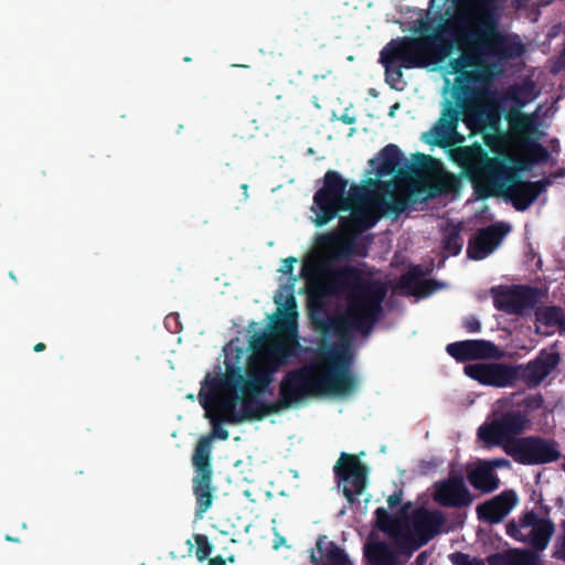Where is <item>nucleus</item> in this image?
I'll list each match as a JSON object with an SVG mask.
<instances>
[{
	"label": "nucleus",
	"instance_id": "nucleus-1",
	"mask_svg": "<svg viewBox=\"0 0 565 565\" xmlns=\"http://www.w3.org/2000/svg\"><path fill=\"white\" fill-rule=\"evenodd\" d=\"M312 211L318 226L328 223L338 212H350L348 217H341L338 231L318 238L301 270L308 287L317 295L349 292L347 310L334 322L337 331L345 339L353 330H369L385 296L381 282L339 265L340 258L351 252L354 234L372 227L379 220L380 201L365 186H354L347 192V181L329 171L323 188L315 194Z\"/></svg>",
	"mask_w": 565,
	"mask_h": 565
},
{
	"label": "nucleus",
	"instance_id": "nucleus-2",
	"mask_svg": "<svg viewBox=\"0 0 565 565\" xmlns=\"http://www.w3.org/2000/svg\"><path fill=\"white\" fill-rule=\"evenodd\" d=\"M225 373L215 377L207 376L199 394L200 403L206 412L214 430L211 436L213 439H226L227 430L217 426L218 420L241 422L246 418L250 411L254 393L266 390L267 386L256 388L249 383L248 365L245 376L242 374V361L244 350L234 342H231L225 349Z\"/></svg>",
	"mask_w": 565,
	"mask_h": 565
},
{
	"label": "nucleus",
	"instance_id": "nucleus-3",
	"mask_svg": "<svg viewBox=\"0 0 565 565\" xmlns=\"http://www.w3.org/2000/svg\"><path fill=\"white\" fill-rule=\"evenodd\" d=\"M275 302L278 309L271 317L270 330L250 342L248 379L256 388L273 382L274 374L285 363L294 347L297 312L292 289L281 288L275 296Z\"/></svg>",
	"mask_w": 565,
	"mask_h": 565
},
{
	"label": "nucleus",
	"instance_id": "nucleus-4",
	"mask_svg": "<svg viewBox=\"0 0 565 565\" xmlns=\"http://www.w3.org/2000/svg\"><path fill=\"white\" fill-rule=\"evenodd\" d=\"M449 156L476 184L502 191L518 210L527 209L545 189L542 182L514 180L515 170L500 159L489 158L480 146L457 147L449 151Z\"/></svg>",
	"mask_w": 565,
	"mask_h": 565
},
{
	"label": "nucleus",
	"instance_id": "nucleus-5",
	"mask_svg": "<svg viewBox=\"0 0 565 565\" xmlns=\"http://www.w3.org/2000/svg\"><path fill=\"white\" fill-rule=\"evenodd\" d=\"M353 386L354 381L344 360L331 354L321 364L289 373L280 385L281 403L292 406L319 393L345 395Z\"/></svg>",
	"mask_w": 565,
	"mask_h": 565
},
{
	"label": "nucleus",
	"instance_id": "nucleus-6",
	"mask_svg": "<svg viewBox=\"0 0 565 565\" xmlns=\"http://www.w3.org/2000/svg\"><path fill=\"white\" fill-rule=\"evenodd\" d=\"M524 49L520 41L499 36L493 31L476 38L463 49L462 57L452 63V72H461L469 66L479 67V76L489 78L501 70L498 62L520 56Z\"/></svg>",
	"mask_w": 565,
	"mask_h": 565
},
{
	"label": "nucleus",
	"instance_id": "nucleus-7",
	"mask_svg": "<svg viewBox=\"0 0 565 565\" xmlns=\"http://www.w3.org/2000/svg\"><path fill=\"white\" fill-rule=\"evenodd\" d=\"M448 52L429 38H403L392 41L382 51V57L393 56L403 67H424L440 62Z\"/></svg>",
	"mask_w": 565,
	"mask_h": 565
},
{
	"label": "nucleus",
	"instance_id": "nucleus-8",
	"mask_svg": "<svg viewBox=\"0 0 565 565\" xmlns=\"http://www.w3.org/2000/svg\"><path fill=\"white\" fill-rule=\"evenodd\" d=\"M456 183L452 174L439 168H431L408 178L398 191L403 202H423L443 191L452 190Z\"/></svg>",
	"mask_w": 565,
	"mask_h": 565
},
{
	"label": "nucleus",
	"instance_id": "nucleus-9",
	"mask_svg": "<svg viewBox=\"0 0 565 565\" xmlns=\"http://www.w3.org/2000/svg\"><path fill=\"white\" fill-rule=\"evenodd\" d=\"M527 425L529 420L521 413H493L479 427L478 437L487 447L502 446L507 451V446L516 443L514 436L523 431Z\"/></svg>",
	"mask_w": 565,
	"mask_h": 565
},
{
	"label": "nucleus",
	"instance_id": "nucleus-10",
	"mask_svg": "<svg viewBox=\"0 0 565 565\" xmlns=\"http://www.w3.org/2000/svg\"><path fill=\"white\" fill-rule=\"evenodd\" d=\"M508 534L514 540L543 551L554 533L553 523L533 512H526L507 524Z\"/></svg>",
	"mask_w": 565,
	"mask_h": 565
},
{
	"label": "nucleus",
	"instance_id": "nucleus-11",
	"mask_svg": "<svg viewBox=\"0 0 565 565\" xmlns=\"http://www.w3.org/2000/svg\"><path fill=\"white\" fill-rule=\"evenodd\" d=\"M443 523V515L438 511L416 510L406 532L402 534L401 543L407 547H419L440 532Z\"/></svg>",
	"mask_w": 565,
	"mask_h": 565
},
{
	"label": "nucleus",
	"instance_id": "nucleus-12",
	"mask_svg": "<svg viewBox=\"0 0 565 565\" xmlns=\"http://www.w3.org/2000/svg\"><path fill=\"white\" fill-rule=\"evenodd\" d=\"M334 471L345 498L349 502H353L365 489V467L355 456L342 454L334 466Z\"/></svg>",
	"mask_w": 565,
	"mask_h": 565
},
{
	"label": "nucleus",
	"instance_id": "nucleus-13",
	"mask_svg": "<svg viewBox=\"0 0 565 565\" xmlns=\"http://www.w3.org/2000/svg\"><path fill=\"white\" fill-rule=\"evenodd\" d=\"M507 454L522 463H542L558 458L555 445L536 438H521L507 446Z\"/></svg>",
	"mask_w": 565,
	"mask_h": 565
},
{
	"label": "nucleus",
	"instance_id": "nucleus-14",
	"mask_svg": "<svg viewBox=\"0 0 565 565\" xmlns=\"http://www.w3.org/2000/svg\"><path fill=\"white\" fill-rule=\"evenodd\" d=\"M459 111L447 103L441 110L440 118L423 138L428 143L438 146H451L461 143L465 137L457 131Z\"/></svg>",
	"mask_w": 565,
	"mask_h": 565
},
{
	"label": "nucleus",
	"instance_id": "nucleus-15",
	"mask_svg": "<svg viewBox=\"0 0 565 565\" xmlns=\"http://www.w3.org/2000/svg\"><path fill=\"white\" fill-rule=\"evenodd\" d=\"M499 120V104L491 96H476L465 110L463 121L471 130H482Z\"/></svg>",
	"mask_w": 565,
	"mask_h": 565
},
{
	"label": "nucleus",
	"instance_id": "nucleus-16",
	"mask_svg": "<svg viewBox=\"0 0 565 565\" xmlns=\"http://www.w3.org/2000/svg\"><path fill=\"white\" fill-rule=\"evenodd\" d=\"M469 377L484 385L509 386L518 377L515 369L500 363H477L465 366Z\"/></svg>",
	"mask_w": 565,
	"mask_h": 565
},
{
	"label": "nucleus",
	"instance_id": "nucleus-17",
	"mask_svg": "<svg viewBox=\"0 0 565 565\" xmlns=\"http://www.w3.org/2000/svg\"><path fill=\"white\" fill-rule=\"evenodd\" d=\"M536 302V294L525 287L502 289L494 297V306L507 313L522 315Z\"/></svg>",
	"mask_w": 565,
	"mask_h": 565
},
{
	"label": "nucleus",
	"instance_id": "nucleus-18",
	"mask_svg": "<svg viewBox=\"0 0 565 565\" xmlns=\"http://www.w3.org/2000/svg\"><path fill=\"white\" fill-rule=\"evenodd\" d=\"M447 352L460 361L498 358L501 355V352L493 343L484 340H467L451 343L447 347Z\"/></svg>",
	"mask_w": 565,
	"mask_h": 565
},
{
	"label": "nucleus",
	"instance_id": "nucleus-19",
	"mask_svg": "<svg viewBox=\"0 0 565 565\" xmlns=\"http://www.w3.org/2000/svg\"><path fill=\"white\" fill-rule=\"evenodd\" d=\"M507 231L502 226L493 225L479 231L470 241L468 255L472 259H482L491 254L501 243Z\"/></svg>",
	"mask_w": 565,
	"mask_h": 565
},
{
	"label": "nucleus",
	"instance_id": "nucleus-20",
	"mask_svg": "<svg viewBox=\"0 0 565 565\" xmlns=\"http://www.w3.org/2000/svg\"><path fill=\"white\" fill-rule=\"evenodd\" d=\"M435 500L444 505L460 507L471 503V497L461 478H452L436 484Z\"/></svg>",
	"mask_w": 565,
	"mask_h": 565
},
{
	"label": "nucleus",
	"instance_id": "nucleus-21",
	"mask_svg": "<svg viewBox=\"0 0 565 565\" xmlns=\"http://www.w3.org/2000/svg\"><path fill=\"white\" fill-rule=\"evenodd\" d=\"M516 502L518 498L513 491H504L490 501L480 504L477 511L480 519L498 523L510 513Z\"/></svg>",
	"mask_w": 565,
	"mask_h": 565
},
{
	"label": "nucleus",
	"instance_id": "nucleus-22",
	"mask_svg": "<svg viewBox=\"0 0 565 565\" xmlns=\"http://www.w3.org/2000/svg\"><path fill=\"white\" fill-rule=\"evenodd\" d=\"M548 154L546 150L536 141L530 140L523 136L519 137L515 148L512 152L516 168L514 170H522L529 163H537L545 161Z\"/></svg>",
	"mask_w": 565,
	"mask_h": 565
},
{
	"label": "nucleus",
	"instance_id": "nucleus-23",
	"mask_svg": "<svg viewBox=\"0 0 565 565\" xmlns=\"http://www.w3.org/2000/svg\"><path fill=\"white\" fill-rule=\"evenodd\" d=\"M558 353L551 349L542 351L540 356L527 364L526 376L531 383H540L558 364Z\"/></svg>",
	"mask_w": 565,
	"mask_h": 565
},
{
	"label": "nucleus",
	"instance_id": "nucleus-24",
	"mask_svg": "<svg viewBox=\"0 0 565 565\" xmlns=\"http://www.w3.org/2000/svg\"><path fill=\"white\" fill-rule=\"evenodd\" d=\"M470 483L482 492H491L499 487V478L487 461H478L468 472Z\"/></svg>",
	"mask_w": 565,
	"mask_h": 565
},
{
	"label": "nucleus",
	"instance_id": "nucleus-25",
	"mask_svg": "<svg viewBox=\"0 0 565 565\" xmlns=\"http://www.w3.org/2000/svg\"><path fill=\"white\" fill-rule=\"evenodd\" d=\"M489 565H540L536 554L522 548H512L491 555Z\"/></svg>",
	"mask_w": 565,
	"mask_h": 565
},
{
	"label": "nucleus",
	"instance_id": "nucleus-26",
	"mask_svg": "<svg viewBox=\"0 0 565 565\" xmlns=\"http://www.w3.org/2000/svg\"><path fill=\"white\" fill-rule=\"evenodd\" d=\"M401 164V154L396 146L385 147L377 158L371 160V166L376 172L377 178L395 172Z\"/></svg>",
	"mask_w": 565,
	"mask_h": 565
},
{
	"label": "nucleus",
	"instance_id": "nucleus-27",
	"mask_svg": "<svg viewBox=\"0 0 565 565\" xmlns=\"http://www.w3.org/2000/svg\"><path fill=\"white\" fill-rule=\"evenodd\" d=\"M193 491L196 498V514L202 516L212 505V486L211 477L209 476H195L193 479Z\"/></svg>",
	"mask_w": 565,
	"mask_h": 565
},
{
	"label": "nucleus",
	"instance_id": "nucleus-28",
	"mask_svg": "<svg viewBox=\"0 0 565 565\" xmlns=\"http://www.w3.org/2000/svg\"><path fill=\"white\" fill-rule=\"evenodd\" d=\"M212 441V437H202L196 445L192 459L196 472L195 476L206 475L209 477H212V470L210 465Z\"/></svg>",
	"mask_w": 565,
	"mask_h": 565
},
{
	"label": "nucleus",
	"instance_id": "nucleus-29",
	"mask_svg": "<svg viewBox=\"0 0 565 565\" xmlns=\"http://www.w3.org/2000/svg\"><path fill=\"white\" fill-rule=\"evenodd\" d=\"M366 554L373 565H397L394 552L384 543L369 544Z\"/></svg>",
	"mask_w": 565,
	"mask_h": 565
},
{
	"label": "nucleus",
	"instance_id": "nucleus-30",
	"mask_svg": "<svg viewBox=\"0 0 565 565\" xmlns=\"http://www.w3.org/2000/svg\"><path fill=\"white\" fill-rule=\"evenodd\" d=\"M563 315L558 308L545 307L536 310V332L547 334L548 331L542 330V327H556L562 323Z\"/></svg>",
	"mask_w": 565,
	"mask_h": 565
},
{
	"label": "nucleus",
	"instance_id": "nucleus-31",
	"mask_svg": "<svg viewBox=\"0 0 565 565\" xmlns=\"http://www.w3.org/2000/svg\"><path fill=\"white\" fill-rule=\"evenodd\" d=\"M381 62L385 66L387 81L392 86L397 87L401 84L402 72L399 67L402 65L393 56H387V58L381 56Z\"/></svg>",
	"mask_w": 565,
	"mask_h": 565
},
{
	"label": "nucleus",
	"instance_id": "nucleus-32",
	"mask_svg": "<svg viewBox=\"0 0 565 565\" xmlns=\"http://www.w3.org/2000/svg\"><path fill=\"white\" fill-rule=\"evenodd\" d=\"M195 543L198 545L195 555L196 558L200 562L205 561L212 551V545L210 544L209 540L204 535H195Z\"/></svg>",
	"mask_w": 565,
	"mask_h": 565
},
{
	"label": "nucleus",
	"instance_id": "nucleus-33",
	"mask_svg": "<svg viewBox=\"0 0 565 565\" xmlns=\"http://www.w3.org/2000/svg\"><path fill=\"white\" fill-rule=\"evenodd\" d=\"M563 534L557 540L555 555L557 558L565 559V521L562 523Z\"/></svg>",
	"mask_w": 565,
	"mask_h": 565
},
{
	"label": "nucleus",
	"instance_id": "nucleus-34",
	"mask_svg": "<svg viewBox=\"0 0 565 565\" xmlns=\"http://www.w3.org/2000/svg\"><path fill=\"white\" fill-rule=\"evenodd\" d=\"M465 327L470 332H478L481 328L480 321L475 317H469L465 320Z\"/></svg>",
	"mask_w": 565,
	"mask_h": 565
},
{
	"label": "nucleus",
	"instance_id": "nucleus-35",
	"mask_svg": "<svg viewBox=\"0 0 565 565\" xmlns=\"http://www.w3.org/2000/svg\"><path fill=\"white\" fill-rule=\"evenodd\" d=\"M456 565H483V563L477 558H470L467 555H459Z\"/></svg>",
	"mask_w": 565,
	"mask_h": 565
},
{
	"label": "nucleus",
	"instance_id": "nucleus-36",
	"mask_svg": "<svg viewBox=\"0 0 565 565\" xmlns=\"http://www.w3.org/2000/svg\"><path fill=\"white\" fill-rule=\"evenodd\" d=\"M296 262L295 258H288L284 260V264L280 267V271L282 274H291L294 269V263Z\"/></svg>",
	"mask_w": 565,
	"mask_h": 565
},
{
	"label": "nucleus",
	"instance_id": "nucleus-37",
	"mask_svg": "<svg viewBox=\"0 0 565 565\" xmlns=\"http://www.w3.org/2000/svg\"><path fill=\"white\" fill-rule=\"evenodd\" d=\"M487 462L491 466V471H493L494 468H501L509 465L508 460L505 459H494Z\"/></svg>",
	"mask_w": 565,
	"mask_h": 565
},
{
	"label": "nucleus",
	"instance_id": "nucleus-38",
	"mask_svg": "<svg viewBox=\"0 0 565 565\" xmlns=\"http://www.w3.org/2000/svg\"><path fill=\"white\" fill-rule=\"evenodd\" d=\"M286 545V540L278 533H275V540H274V548L278 550L281 546Z\"/></svg>",
	"mask_w": 565,
	"mask_h": 565
},
{
	"label": "nucleus",
	"instance_id": "nucleus-39",
	"mask_svg": "<svg viewBox=\"0 0 565 565\" xmlns=\"http://www.w3.org/2000/svg\"><path fill=\"white\" fill-rule=\"evenodd\" d=\"M449 248L451 254H457L461 248V244L456 238H452L449 242Z\"/></svg>",
	"mask_w": 565,
	"mask_h": 565
},
{
	"label": "nucleus",
	"instance_id": "nucleus-40",
	"mask_svg": "<svg viewBox=\"0 0 565 565\" xmlns=\"http://www.w3.org/2000/svg\"><path fill=\"white\" fill-rule=\"evenodd\" d=\"M335 562L337 565H350L349 561L347 559V556L342 552H337Z\"/></svg>",
	"mask_w": 565,
	"mask_h": 565
},
{
	"label": "nucleus",
	"instance_id": "nucleus-41",
	"mask_svg": "<svg viewBox=\"0 0 565 565\" xmlns=\"http://www.w3.org/2000/svg\"><path fill=\"white\" fill-rule=\"evenodd\" d=\"M209 565H225V559L221 556H216L209 562Z\"/></svg>",
	"mask_w": 565,
	"mask_h": 565
},
{
	"label": "nucleus",
	"instance_id": "nucleus-42",
	"mask_svg": "<svg viewBox=\"0 0 565 565\" xmlns=\"http://www.w3.org/2000/svg\"><path fill=\"white\" fill-rule=\"evenodd\" d=\"M387 502H388V504H390L391 507H393V505L398 504L399 499H398V497H396V495H391V497H388Z\"/></svg>",
	"mask_w": 565,
	"mask_h": 565
},
{
	"label": "nucleus",
	"instance_id": "nucleus-43",
	"mask_svg": "<svg viewBox=\"0 0 565 565\" xmlns=\"http://www.w3.org/2000/svg\"><path fill=\"white\" fill-rule=\"evenodd\" d=\"M376 513H377V515H379V518H380V516H381V514H382V513H385V512H384V510H383V509H377Z\"/></svg>",
	"mask_w": 565,
	"mask_h": 565
},
{
	"label": "nucleus",
	"instance_id": "nucleus-44",
	"mask_svg": "<svg viewBox=\"0 0 565 565\" xmlns=\"http://www.w3.org/2000/svg\"><path fill=\"white\" fill-rule=\"evenodd\" d=\"M380 523H381V526H382L383 529H386L385 524H384V523H382V521H381V520H380Z\"/></svg>",
	"mask_w": 565,
	"mask_h": 565
}]
</instances>
